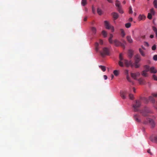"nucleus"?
<instances>
[{"label": "nucleus", "instance_id": "obj_42", "mask_svg": "<svg viewBox=\"0 0 157 157\" xmlns=\"http://www.w3.org/2000/svg\"><path fill=\"white\" fill-rule=\"evenodd\" d=\"M92 11L93 13L95 14V7L93 5L92 6Z\"/></svg>", "mask_w": 157, "mask_h": 157}, {"label": "nucleus", "instance_id": "obj_38", "mask_svg": "<svg viewBox=\"0 0 157 157\" xmlns=\"http://www.w3.org/2000/svg\"><path fill=\"white\" fill-rule=\"evenodd\" d=\"M123 63V61L122 62V61H119L118 63L119 65L121 67H123L124 66Z\"/></svg>", "mask_w": 157, "mask_h": 157}, {"label": "nucleus", "instance_id": "obj_32", "mask_svg": "<svg viewBox=\"0 0 157 157\" xmlns=\"http://www.w3.org/2000/svg\"><path fill=\"white\" fill-rule=\"evenodd\" d=\"M153 4L155 7L157 8V0H154Z\"/></svg>", "mask_w": 157, "mask_h": 157}, {"label": "nucleus", "instance_id": "obj_58", "mask_svg": "<svg viewBox=\"0 0 157 157\" xmlns=\"http://www.w3.org/2000/svg\"><path fill=\"white\" fill-rule=\"evenodd\" d=\"M154 37V35H151L150 36V37L151 38H153Z\"/></svg>", "mask_w": 157, "mask_h": 157}, {"label": "nucleus", "instance_id": "obj_61", "mask_svg": "<svg viewBox=\"0 0 157 157\" xmlns=\"http://www.w3.org/2000/svg\"><path fill=\"white\" fill-rule=\"evenodd\" d=\"M122 57V55L121 54H120L119 55V58Z\"/></svg>", "mask_w": 157, "mask_h": 157}, {"label": "nucleus", "instance_id": "obj_15", "mask_svg": "<svg viewBox=\"0 0 157 157\" xmlns=\"http://www.w3.org/2000/svg\"><path fill=\"white\" fill-rule=\"evenodd\" d=\"M113 37V35L112 34H111L109 38V43L111 44H113V40H112V38Z\"/></svg>", "mask_w": 157, "mask_h": 157}, {"label": "nucleus", "instance_id": "obj_31", "mask_svg": "<svg viewBox=\"0 0 157 157\" xmlns=\"http://www.w3.org/2000/svg\"><path fill=\"white\" fill-rule=\"evenodd\" d=\"M102 33L104 37H105L107 36V33L104 30H103L102 31Z\"/></svg>", "mask_w": 157, "mask_h": 157}, {"label": "nucleus", "instance_id": "obj_20", "mask_svg": "<svg viewBox=\"0 0 157 157\" xmlns=\"http://www.w3.org/2000/svg\"><path fill=\"white\" fill-rule=\"evenodd\" d=\"M128 54L129 57L131 58L133 56V52L132 50H129L128 51Z\"/></svg>", "mask_w": 157, "mask_h": 157}, {"label": "nucleus", "instance_id": "obj_17", "mask_svg": "<svg viewBox=\"0 0 157 157\" xmlns=\"http://www.w3.org/2000/svg\"><path fill=\"white\" fill-rule=\"evenodd\" d=\"M147 72L143 70L141 72V75L143 76L144 77H147L148 76Z\"/></svg>", "mask_w": 157, "mask_h": 157}, {"label": "nucleus", "instance_id": "obj_64", "mask_svg": "<svg viewBox=\"0 0 157 157\" xmlns=\"http://www.w3.org/2000/svg\"><path fill=\"white\" fill-rule=\"evenodd\" d=\"M155 36L156 37H157V32L156 33H155Z\"/></svg>", "mask_w": 157, "mask_h": 157}, {"label": "nucleus", "instance_id": "obj_25", "mask_svg": "<svg viewBox=\"0 0 157 157\" xmlns=\"http://www.w3.org/2000/svg\"><path fill=\"white\" fill-rule=\"evenodd\" d=\"M97 12L98 14L100 15H101L103 13L102 10L98 8L97 9Z\"/></svg>", "mask_w": 157, "mask_h": 157}, {"label": "nucleus", "instance_id": "obj_53", "mask_svg": "<svg viewBox=\"0 0 157 157\" xmlns=\"http://www.w3.org/2000/svg\"><path fill=\"white\" fill-rule=\"evenodd\" d=\"M122 41H123V43H122L124 44V45L126 44V42L125 40H122Z\"/></svg>", "mask_w": 157, "mask_h": 157}, {"label": "nucleus", "instance_id": "obj_47", "mask_svg": "<svg viewBox=\"0 0 157 157\" xmlns=\"http://www.w3.org/2000/svg\"><path fill=\"white\" fill-rule=\"evenodd\" d=\"M156 49V46L155 45H154L152 47V49L153 50H155Z\"/></svg>", "mask_w": 157, "mask_h": 157}, {"label": "nucleus", "instance_id": "obj_54", "mask_svg": "<svg viewBox=\"0 0 157 157\" xmlns=\"http://www.w3.org/2000/svg\"><path fill=\"white\" fill-rule=\"evenodd\" d=\"M104 78L105 80H106L107 78V77L106 75H104Z\"/></svg>", "mask_w": 157, "mask_h": 157}, {"label": "nucleus", "instance_id": "obj_43", "mask_svg": "<svg viewBox=\"0 0 157 157\" xmlns=\"http://www.w3.org/2000/svg\"><path fill=\"white\" fill-rule=\"evenodd\" d=\"M152 29L153 31L155 33H157V29L155 27L153 26L152 27Z\"/></svg>", "mask_w": 157, "mask_h": 157}, {"label": "nucleus", "instance_id": "obj_39", "mask_svg": "<svg viewBox=\"0 0 157 157\" xmlns=\"http://www.w3.org/2000/svg\"><path fill=\"white\" fill-rule=\"evenodd\" d=\"M151 14L154 15L155 13V11L153 8H152L150 10V13Z\"/></svg>", "mask_w": 157, "mask_h": 157}, {"label": "nucleus", "instance_id": "obj_19", "mask_svg": "<svg viewBox=\"0 0 157 157\" xmlns=\"http://www.w3.org/2000/svg\"><path fill=\"white\" fill-rule=\"evenodd\" d=\"M144 67L145 69V70H144V71H145L147 72H148V71H150V68L149 65H145L144 66Z\"/></svg>", "mask_w": 157, "mask_h": 157}, {"label": "nucleus", "instance_id": "obj_59", "mask_svg": "<svg viewBox=\"0 0 157 157\" xmlns=\"http://www.w3.org/2000/svg\"><path fill=\"white\" fill-rule=\"evenodd\" d=\"M87 17H85L84 19V21H86L87 20Z\"/></svg>", "mask_w": 157, "mask_h": 157}, {"label": "nucleus", "instance_id": "obj_22", "mask_svg": "<svg viewBox=\"0 0 157 157\" xmlns=\"http://www.w3.org/2000/svg\"><path fill=\"white\" fill-rule=\"evenodd\" d=\"M100 48V47L99 46V44L98 43H96L95 44V50L97 52H99V49Z\"/></svg>", "mask_w": 157, "mask_h": 157}, {"label": "nucleus", "instance_id": "obj_3", "mask_svg": "<svg viewBox=\"0 0 157 157\" xmlns=\"http://www.w3.org/2000/svg\"><path fill=\"white\" fill-rule=\"evenodd\" d=\"M113 43L115 45L116 47L121 46L124 48H125V45H124V44H123L121 42L118 41L117 39H115L113 40Z\"/></svg>", "mask_w": 157, "mask_h": 157}, {"label": "nucleus", "instance_id": "obj_50", "mask_svg": "<svg viewBox=\"0 0 157 157\" xmlns=\"http://www.w3.org/2000/svg\"><path fill=\"white\" fill-rule=\"evenodd\" d=\"M152 95L154 97H157V94L152 93Z\"/></svg>", "mask_w": 157, "mask_h": 157}, {"label": "nucleus", "instance_id": "obj_60", "mask_svg": "<svg viewBox=\"0 0 157 157\" xmlns=\"http://www.w3.org/2000/svg\"><path fill=\"white\" fill-rule=\"evenodd\" d=\"M111 79H112L114 78V76L112 74L111 76Z\"/></svg>", "mask_w": 157, "mask_h": 157}, {"label": "nucleus", "instance_id": "obj_52", "mask_svg": "<svg viewBox=\"0 0 157 157\" xmlns=\"http://www.w3.org/2000/svg\"><path fill=\"white\" fill-rule=\"evenodd\" d=\"M132 20H133L132 18V17H130L129 18L128 21H129L132 22Z\"/></svg>", "mask_w": 157, "mask_h": 157}, {"label": "nucleus", "instance_id": "obj_16", "mask_svg": "<svg viewBox=\"0 0 157 157\" xmlns=\"http://www.w3.org/2000/svg\"><path fill=\"white\" fill-rule=\"evenodd\" d=\"M112 15L114 20L117 19L119 16L118 13L115 12L113 13H112Z\"/></svg>", "mask_w": 157, "mask_h": 157}, {"label": "nucleus", "instance_id": "obj_56", "mask_svg": "<svg viewBox=\"0 0 157 157\" xmlns=\"http://www.w3.org/2000/svg\"><path fill=\"white\" fill-rule=\"evenodd\" d=\"M107 1L109 3H112L113 2V1H112V0H107Z\"/></svg>", "mask_w": 157, "mask_h": 157}, {"label": "nucleus", "instance_id": "obj_55", "mask_svg": "<svg viewBox=\"0 0 157 157\" xmlns=\"http://www.w3.org/2000/svg\"><path fill=\"white\" fill-rule=\"evenodd\" d=\"M144 45H145V46H149L148 44L147 43V42H145V43Z\"/></svg>", "mask_w": 157, "mask_h": 157}, {"label": "nucleus", "instance_id": "obj_9", "mask_svg": "<svg viewBox=\"0 0 157 157\" xmlns=\"http://www.w3.org/2000/svg\"><path fill=\"white\" fill-rule=\"evenodd\" d=\"M140 116L139 114H135L134 116V119L137 122H140L141 121L140 119Z\"/></svg>", "mask_w": 157, "mask_h": 157}, {"label": "nucleus", "instance_id": "obj_4", "mask_svg": "<svg viewBox=\"0 0 157 157\" xmlns=\"http://www.w3.org/2000/svg\"><path fill=\"white\" fill-rule=\"evenodd\" d=\"M120 61H123L124 63L125 64L126 66L127 67H128L129 66H131L132 67L133 66V65L132 64V62L130 61L128 62V60L126 59H123V57H120L119 58Z\"/></svg>", "mask_w": 157, "mask_h": 157}, {"label": "nucleus", "instance_id": "obj_28", "mask_svg": "<svg viewBox=\"0 0 157 157\" xmlns=\"http://www.w3.org/2000/svg\"><path fill=\"white\" fill-rule=\"evenodd\" d=\"M91 30L92 32V33L94 34H95L96 32V29L94 27H92L91 28Z\"/></svg>", "mask_w": 157, "mask_h": 157}, {"label": "nucleus", "instance_id": "obj_5", "mask_svg": "<svg viewBox=\"0 0 157 157\" xmlns=\"http://www.w3.org/2000/svg\"><path fill=\"white\" fill-rule=\"evenodd\" d=\"M104 24L106 29H111L112 32H113L114 31L113 27L111 26L107 21H105Z\"/></svg>", "mask_w": 157, "mask_h": 157}, {"label": "nucleus", "instance_id": "obj_23", "mask_svg": "<svg viewBox=\"0 0 157 157\" xmlns=\"http://www.w3.org/2000/svg\"><path fill=\"white\" fill-rule=\"evenodd\" d=\"M139 51L141 54V55L143 56H145V54L144 52L142 50V49L141 48L139 49Z\"/></svg>", "mask_w": 157, "mask_h": 157}, {"label": "nucleus", "instance_id": "obj_44", "mask_svg": "<svg viewBox=\"0 0 157 157\" xmlns=\"http://www.w3.org/2000/svg\"><path fill=\"white\" fill-rule=\"evenodd\" d=\"M152 141L154 142L157 143V136H155Z\"/></svg>", "mask_w": 157, "mask_h": 157}, {"label": "nucleus", "instance_id": "obj_34", "mask_svg": "<svg viewBox=\"0 0 157 157\" xmlns=\"http://www.w3.org/2000/svg\"><path fill=\"white\" fill-rule=\"evenodd\" d=\"M117 10L120 13H123V11L121 9V7L117 8Z\"/></svg>", "mask_w": 157, "mask_h": 157}, {"label": "nucleus", "instance_id": "obj_6", "mask_svg": "<svg viewBox=\"0 0 157 157\" xmlns=\"http://www.w3.org/2000/svg\"><path fill=\"white\" fill-rule=\"evenodd\" d=\"M100 54L102 56H104L105 55H108L109 54V51L108 48H104L103 49V52H100Z\"/></svg>", "mask_w": 157, "mask_h": 157}, {"label": "nucleus", "instance_id": "obj_10", "mask_svg": "<svg viewBox=\"0 0 157 157\" xmlns=\"http://www.w3.org/2000/svg\"><path fill=\"white\" fill-rule=\"evenodd\" d=\"M135 62L139 63L141 60V57L139 55L137 54L135 56Z\"/></svg>", "mask_w": 157, "mask_h": 157}, {"label": "nucleus", "instance_id": "obj_7", "mask_svg": "<svg viewBox=\"0 0 157 157\" xmlns=\"http://www.w3.org/2000/svg\"><path fill=\"white\" fill-rule=\"evenodd\" d=\"M124 73L125 75H126V79L127 80L128 82H131L132 84H134V82L131 80L130 77L129 76L128 70H125L124 71Z\"/></svg>", "mask_w": 157, "mask_h": 157}, {"label": "nucleus", "instance_id": "obj_51", "mask_svg": "<svg viewBox=\"0 0 157 157\" xmlns=\"http://www.w3.org/2000/svg\"><path fill=\"white\" fill-rule=\"evenodd\" d=\"M99 42L100 44H101V45H102V44H103V40H101L100 39V40H99Z\"/></svg>", "mask_w": 157, "mask_h": 157}, {"label": "nucleus", "instance_id": "obj_24", "mask_svg": "<svg viewBox=\"0 0 157 157\" xmlns=\"http://www.w3.org/2000/svg\"><path fill=\"white\" fill-rule=\"evenodd\" d=\"M121 32V36L122 37H124L125 36V34L124 30L123 29H120Z\"/></svg>", "mask_w": 157, "mask_h": 157}, {"label": "nucleus", "instance_id": "obj_11", "mask_svg": "<svg viewBox=\"0 0 157 157\" xmlns=\"http://www.w3.org/2000/svg\"><path fill=\"white\" fill-rule=\"evenodd\" d=\"M127 92L126 91H121L120 92L121 97L123 99L126 98V95L127 94Z\"/></svg>", "mask_w": 157, "mask_h": 157}, {"label": "nucleus", "instance_id": "obj_26", "mask_svg": "<svg viewBox=\"0 0 157 157\" xmlns=\"http://www.w3.org/2000/svg\"><path fill=\"white\" fill-rule=\"evenodd\" d=\"M149 101H150L153 103H154L155 102V100L153 97L152 96L149 97Z\"/></svg>", "mask_w": 157, "mask_h": 157}, {"label": "nucleus", "instance_id": "obj_41", "mask_svg": "<svg viewBox=\"0 0 157 157\" xmlns=\"http://www.w3.org/2000/svg\"><path fill=\"white\" fill-rule=\"evenodd\" d=\"M147 18L149 19H151L152 18V14H151V13H149L147 15Z\"/></svg>", "mask_w": 157, "mask_h": 157}, {"label": "nucleus", "instance_id": "obj_46", "mask_svg": "<svg viewBox=\"0 0 157 157\" xmlns=\"http://www.w3.org/2000/svg\"><path fill=\"white\" fill-rule=\"evenodd\" d=\"M152 77L155 80L157 81V77L155 75H153Z\"/></svg>", "mask_w": 157, "mask_h": 157}, {"label": "nucleus", "instance_id": "obj_40", "mask_svg": "<svg viewBox=\"0 0 157 157\" xmlns=\"http://www.w3.org/2000/svg\"><path fill=\"white\" fill-rule=\"evenodd\" d=\"M129 14H132L133 13L132 7L131 6L129 7Z\"/></svg>", "mask_w": 157, "mask_h": 157}, {"label": "nucleus", "instance_id": "obj_1", "mask_svg": "<svg viewBox=\"0 0 157 157\" xmlns=\"http://www.w3.org/2000/svg\"><path fill=\"white\" fill-rule=\"evenodd\" d=\"M149 123L151 127L152 128H154L155 126V124L154 121L150 118H147L146 121H145L143 122V124H147Z\"/></svg>", "mask_w": 157, "mask_h": 157}, {"label": "nucleus", "instance_id": "obj_57", "mask_svg": "<svg viewBox=\"0 0 157 157\" xmlns=\"http://www.w3.org/2000/svg\"><path fill=\"white\" fill-rule=\"evenodd\" d=\"M133 91L134 92H136V89H135V88L134 87H133Z\"/></svg>", "mask_w": 157, "mask_h": 157}, {"label": "nucleus", "instance_id": "obj_13", "mask_svg": "<svg viewBox=\"0 0 157 157\" xmlns=\"http://www.w3.org/2000/svg\"><path fill=\"white\" fill-rule=\"evenodd\" d=\"M146 18V17L144 15H140L138 17V19L140 21L144 20Z\"/></svg>", "mask_w": 157, "mask_h": 157}, {"label": "nucleus", "instance_id": "obj_63", "mask_svg": "<svg viewBox=\"0 0 157 157\" xmlns=\"http://www.w3.org/2000/svg\"><path fill=\"white\" fill-rule=\"evenodd\" d=\"M132 1L133 3L135 1V0H132Z\"/></svg>", "mask_w": 157, "mask_h": 157}, {"label": "nucleus", "instance_id": "obj_21", "mask_svg": "<svg viewBox=\"0 0 157 157\" xmlns=\"http://www.w3.org/2000/svg\"><path fill=\"white\" fill-rule=\"evenodd\" d=\"M115 5L117 7V8L121 7L120 5V2L118 0H116L115 2Z\"/></svg>", "mask_w": 157, "mask_h": 157}, {"label": "nucleus", "instance_id": "obj_45", "mask_svg": "<svg viewBox=\"0 0 157 157\" xmlns=\"http://www.w3.org/2000/svg\"><path fill=\"white\" fill-rule=\"evenodd\" d=\"M153 59L154 60L157 61V55H155L154 56Z\"/></svg>", "mask_w": 157, "mask_h": 157}, {"label": "nucleus", "instance_id": "obj_36", "mask_svg": "<svg viewBox=\"0 0 157 157\" xmlns=\"http://www.w3.org/2000/svg\"><path fill=\"white\" fill-rule=\"evenodd\" d=\"M129 97L130 99L132 100L134 99V96L132 94H129Z\"/></svg>", "mask_w": 157, "mask_h": 157}, {"label": "nucleus", "instance_id": "obj_12", "mask_svg": "<svg viewBox=\"0 0 157 157\" xmlns=\"http://www.w3.org/2000/svg\"><path fill=\"white\" fill-rule=\"evenodd\" d=\"M126 39L128 41V42L130 43H133V40L131 36H127L126 37Z\"/></svg>", "mask_w": 157, "mask_h": 157}, {"label": "nucleus", "instance_id": "obj_35", "mask_svg": "<svg viewBox=\"0 0 157 157\" xmlns=\"http://www.w3.org/2000/svg\"><path fill=\"white\" fill-rule=\"evenodd\" d=\"M113 74L115 76H117L119 74V72L117 70H114L113 71Z\"/></svg>", "mask_w": 157, "mask_h": 157}, {"label": "nucleus", "instance_id": "obj_62", "mask_svg": "<svg viewBox=\"0 0 157 157\" xmlns=\"http://www.w3.org/2000/svg\"><path fill=\"white\" fill-rule=\"evenodd\" d=\"M122 3L123 4H124L126 3V2L125 1H124Z\"/></svg>", "mask_w": 157, "mask_h": 157}, {"label": "nucleus", "instance_id": "obj_37", "mask_svg": "<svg viewBox=\"0 0 157 157\" xmlns=\"http://www.w3.org/2000/svg\"><path fill=\"white\" fill-rule=\"evenodd\" d=\"M86 4V0H82V4L83 6H85Z\"/></svg>", "mask_w": 157, "mask_h": 157}, {"label": "nucleus", "instance_id": "obj_30", "mask_svg": "<svg viewBox=\"0 0 157 157\" xmlns=\"http://www.w3.org/2000/svg\"><path fill=\"white\" fill-rule=\"evenodd\" d=\"M134 65L136 68H139L140 67V64L139 63H136V62H135Z\"/></svg>", "mask_w": 157, "mask_h": 157}, {"label": "nucleus", "instance_id": "obj_14", "mask_svg": "<svg viewBox=\"0 0 157 157\" xmlns=\"http://www.w3.org/2000/svg\"><path fill=\"white\" fill-rule=\"evenodd\" d=\"M150 71L151 73H155L157 72L155 67H152L150 68Z\"/></svg>", "mask_w": 157, "mask_h": 157}, {"label": "nucleus", "instance_id": "obj_18", "mask_svg": "<svg viewBox=\"0 0 157 157\" xmlns=\"http://www.w3.org/2000/svg\"><path fill=\"white\" fill-rule=\"evenodd\" d=\"M138 81H139L140 84L143 85L144 84L145 81L144 80L141 78H140L139 79H138Z\"/></svg>", "mask_w": 157, "mask_h": 157}, {"label": "nucleus", "instance_id": "obj_48", "mask_svg": "<svg viewBox=\"0 0 157 157\" xmlns=\"http://www.w3.org/2000/svg\"><path fill=\"white\" fill-rule=\"evenodd\" d=\"M147 152L148 153L150 154L151 155H152V153L151 151V150L150 149H148L147 150Z\"/></svg>", "mask_w": 157, "mask_h": 157}, {"label": "nucleus", "instance_id": "obj_2", "mask_svg": "<svg viewBox=\"0 0 157 157\" xmlns=\"http://www.w3.org/2000/svg\"><path fill=\"white\" fill-rule=\"evenodd\" d=\"M141 105L140 102L139 100H136L135 103L133 105V107L135 112H137L139 110V108Z\"/></svg>", "mask_w": 157, "mask_h": 157}, {"label": "nucleus", "instance_id": "obj_33", "mask_svg": "<svg viewBox=\"0 0 157 157\" xmlns=\"http://www.w3.org/2000/svg\"><path fill=\"white\" fill-rule=\"evenodd\" d=\"M131 24L130 23H126L125 24V27L127 28H130L131 26Z\"/></svg>", "mask_w": 157, "mask_h": 157}, {"label": "nucleus", "instance_id": "obj_29", "mask_svg": "<svg viewBox=\"0 0 157 157\" xmlns=\"http://www.w3.org/2000/svg\"><path fill=\"white\" fill-rule=\"evenodd\" d=\"M99 67L101 68V70L103 71H105L106 70V68H105V67L104 66H101V65H100V66H99Z\"/></svg>", "mask_w": 157, "mask_h": 157}, {"label": "nucleus", "instance_id": "obj_8", "mask_svg": "<svg viewBox=\"0 0 157 157\" xmlns=\"http://www.w3.org/2000/svg\"><path fill=\"white\" fill-rule=\"evenodd\" d=\"M149 112V111L147 109V108H145L140 112V113L143 116H146L148 115V114Z\"/></svg>", "mask_w": 157, "mask_h": 157}, {"label": "nucleus", "instance_id": "obj_27", "mask_svg": "<svg viewBox=\"0 0 157 157\" xmlns=\"http://www.w3.org/2000/svg\"><path fill=\"white\" fill-rule=\"evenodd\" d=\"M131 77L133 78L135 80H136V74L135 73H131Z\"/></svg>", "mask_w": 157, "mask_h": 157}, {"label": "nucleus", "instance_id": "obj_49", "mask_svg": "<svg viewBox=\"0 0 157 157\" xmlns=\"http://www.w3.org/2000/svg\"><path fill=\"white\" fill-rule=\"evenodd\" d=\"M135 73L136 74V75L137 77L138 76H140V73L138 72H137L136 73Z\"/></svg>", "mask_w": 157, "mask_h": 157}]
</instances>
